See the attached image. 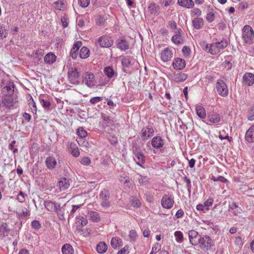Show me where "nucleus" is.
I'll list each match as a JSON object with an SVG mask.
<instances>
[{"label":"nucleus","mask_w":254,"mask_h":254,"mask_svg":"<svg viewBox=\"0 0 254 254\" xmlns=\"http://www.w3.org/2000/svg\"><path fill=\"white\" fill-rule=\"evenodd\" d=\"M197 115L201 119H204L206 117L205 109L200 105H197L195 108Z\"/></svg>","instance_id":"nucleus-31"},{"label":"nucleus","mask_w":254,"mask_h":254,"mask_svg":"<svg viewBox=\"0 0 254 254\" xmlns=\"http://www.w3.org/2000/svg\"><path fill=\"white\" fill-rule=\"evenodd\" d=\"M104 72L109 78L116 77L117 75V72L111 66L106 67L104 69Z\"/></svg>","instance_id":"nucleus-23"},{"label":"nucleus","mask_w":254,"mask_h":254,"mask_svg":"<svg viewBox=\"0 0 254 254\" xmlns=\"http://www.w3.org/2000/svg\"><path fill=\"white\" fill-rule=\"evenodd\" d=\"M151 144L155 148H160L164 145V141L160 136L154 137L152 139Z\"/></svg>","instance_id":"nucleus-17"},{"label":"nucleus","mask_w":254,"mask_h":254,"mask_svg":"<svg viewBox=\"0 0 254 254\" xmlns=\"http://www.w3.org/2000/svg\"><path fill=\"white\" fill-rule=\"evenodd\" d=\"M45 208L50 211H55L58 205L50 200H46L44 201Z\"/></svg>","instance_id":"nucleus-30"},{"label":"nucleus","mask_w":254,"mask_h":254,"mask_svg":"<svg viewBox=\"0 0 254 254\" xmlns=\"http://www.w3.org/2000/svg\"><path fill=\"white\" fill-rule=\"evenodd\" d=\"M69 180L65 178H61L57 183V187L60 189V191H63L66 190L70 186Z\"/></svg>","instance_id":"nucleus-12"},{"label":"nucleus","mask_w":254,"mask_h":254,"mask_svg":"<svg viewBox=\"0 0 254 254\" xmlns=\"http://www.w3.org/2000/svg\"><path fill=\"white\" fill-rule=\"evenodd\" d=\"M182 52L186 57L189 56L190 53V48L185 46L182 49Z\"/></svg>","instance_id":"nucleus-64"},{"label":"nucleus","mask_w":254,"mask_h":254,"mask_svg":"<svg viewBox=\"0 0 254 254\" xmlns=\"http://www.w3.org/2000/svg\"><path fill=\"white\" fill-rule=\"evenodd\" d=\"M189 236L190 243L193 245H196L199 243V240L201 237L197 232L194 230L190 231L189 232Z\"/></svg>","instance_id":"nucleus-14"},{"label":"nucleus","mask_w":254,"mask_h":254,"mask_svg":"<svg viewBox=\"0 0 254 254\" xmlns=\"http://www.w3.org/2000/svg\"><path fill=\"white\" fill-rule=\"evenodd\" d=\"M62 251L63 254H74V250L72 246L67 244L63 246Z\"/></svg>","instance_id":"nucleus-33"},{"label":"nucleus","mask_w":254,"mask_h":254,"mask_svg":"<svg viewBox=\"0 0 254 254\" xmlns=\"http://www.w3.org/2000/svg\"><path fill=\"white\" fill-rule=\"evenodd\" d=\"M81 46V43L80 42H76L73 46L70 51V56L73 59H76L77 56V52Z\"/></svg>","instance_id":"nucleus-24"},{"label":"nucleus","mask_w":254,"mask_h":254,"mask_svg":"<svg viewBox=\"0 0 254 254\" xmlns=\"http://www.w3.org/2000/svg\"><path fill=\"white\" fill-rule=\"evenodd\" d=\"M203 20L201 18L196 17L192 20V25L196 29H200L203 26Z\"/></svg>","instance_id":"nucleus-25"},{"label":"nucleus","mask_w":254,"mask_h":254,"mask_svg":"<svg viewBox=\"0 0 254 254\" xmlns=\"http://www.w3.org/2000/svg\"><path fill=\"white\" fill-rule=\"evenodd\" d=\"M7 33L5 32L4 27L2 25L0 24V38H3L6 37Z\"/></svg>","instance_id":"nucleus-57"},{"label":"nucleus","mask_w":254,"mask_h":254,"mask_svg":"<svg viewBox=\"0 0 254 254\" xmlns=\"http://www.w3.org/2000/svg\"><path fill=\"white\" fill-rule=\"evenodd\" d=\"M248 119L250 121L254 120V107H251L248 111Z\"/></svg>","instance_id":"nucleus-51"},{"label":"nucleus","mask_w":254,"mask_h":254,"mask_svg":"<svg viewBox=\"0 0 254 254\" xmlns=\"http://www.w3.org/2000/svg\"><path fill=\"white\" fill-rule=\"evenodd\" d=\"M174 35L172 37V41L176 45L181 44L184 40L183 38V31L181 29L179 28L177 31H174Z\"/></svg>","instance_id":"nucleus-13"},{"label":"nucleus","mask_w":254,"mask_h":254,"mask_svg":"<svg viewBox=\"0 0 254 254\" xmlns=\"http://www.w3.org/2000/svg\"><path fill=\"white\" fill-rule=\"evenodd\" d=\"M175 236L176 237V240L179 243H182L183 241V235L181 231L175 232Z\"/></svg>","instance_id":"nucleus-44"},{"label":"nucleus","mask_w":254,"mask_h":254,"mask_svg":"<svg viewBox=\"0 0 254 254\" xmlns=\"http://www.w3.org/2000/svg\"><path fill=\"white\" fill-rule=\"evenodd\" d=\"M17 214L20 217H27L30 215V212L25 207H22L21 212H19Z\"/></svg>","instance_id":"nucleus-50"},{"label":"nucleus","mask_w":254,"mask_h":254,"mask_svg":"<svg viewBox=\"0 0 254 254\" xmlns=\"http://www.w3.org/2000/svg\"><path fill=\"white\" fill-rule=\"evenodd\" d=\"M89 219L93 222H97L100 220V216L99 213L92 211L89 212Z\"/></svg>","instance_id":"nucleus-36"},{"label":"nucleus","mask_w":254,"mask_h":254,"mask_svg":"<svg viewBox=\"0 0 254 254\" xmlns=\"http://www.w3.org/2000/svg\"><path fill=\"white\" fill-rule=\"evenodd\" d=\"M243 82L249 86L254 83V74L252 73H246L243 76Z\"/></svg>","instance_id":"nucleus-19"},{"label":"nucleus","mask_w":254,"mask_h":254,"mask_svg":"<svg viewBox=\"0 0 254 254\" xmlns=\"http://www.w3.org/2000/svg\"><path fill=\"white\" fill-rule=\"evenodd\" d=\"M89 50L85 47H82L80 51L79 56L81 59H86L89 57Z\"/></svg>","instance_id":"nucleus-38"},{"label":"nucleus","mask_w":254,"mask_h":254,"mask_svg":"<svg viewBox=\"0 0 254 254\" xmlns=\"http://www.w3.org/2000/svg\"><path fill=\"white\" fill-rule=\"evenodd\" d=\"M242 38L246 44H251L253 43L254 32L249 25H245L242 30Z\"/></svg>","instance_id":"nucleus-3"},{"label":"nucleus","mask_w":254,"mask_h":254,"mask_svg":"<svg viewBox=\"0 0 254 254\" xmlns=\"http://www.w3.org/2000/svg\"><path fill=\"white\" fill-rule=\"evenodd\" d=\"M140 134L143 139H147L154 135V129L149 126L144 127L141 129Z\"/></svg>","instance_id":"nucleus-11"},{"label":"nucleus","mask_w":254,"mask_h":254,"mask_svg":"<svg viewBox=\"0 0 254 254\" xmlns=\"http://www.w3.org/2000/svg\"><path fill=\"white\" fill-rule=\"evenodd\" d=\"M113 39L108 35L101 36L98 39L100 46L103 48L111 47L113 44Z\"/></svg>","instance_id":"nucleus-10"},{"label":"nucleus","mask_w":254,"mask_h":254,"mask_svg":"<svg viewBox=\"0 0 254 254\" xmlns=\"http://www.w3.org/2000/svg\"><path fill=\"white\" fill-rule=\"evenodd\" d=\"M45 163L47 167L50 170L54 169L57 165V160L53 156H49L47 158Z\"/></svg>","instance_id":"nucleus-20"},{"label":"nucleus","mask_w":254,"mask_h":254,"mask_svg":"<svg viewBox=\"0 0 254 254\" xmlns=\"http://www.w3.org/2000/svg\"><path fill=\"white\" fill-rule=\"evenodd\" d=\"M102 100H103V98L102 97H95L92 98L90 100V102L91 103V104L94 105V104L101 101Z\"/></svg>","instance_id":"nucleus-59"},{"label":"nucleus","mask_w":254,"mask_h":254,"mask_svg":"<svg viewBox=\"0 0 254 254\" xmlns=\"http://www.w3.org/2000/svg\"><path fill=\"white\" fill-rule=\"evenodd\" d=\"M129 236L131 241H135L137 235L135 231L132 230L129 232Z\"/></svg>","instance_id":"nucleus-58"},{"label":"nucleus","mask_w":254,"mask_h":254,"mask_svg":"<svg viewBox=\"0 0 254 254\" xmlns=\"http://www.w3.org/2000/svg\"><path fill=\"white\" fill-rule=\"evenodd\" d=\"M110 193L108 190L104 189L100 191L99 195V199L103 207L107 208L110 206Z\"/></svg>","instance_id":"nucleus-4"},{"label":"nucleus","mask_w":254,"mask_h":254,"mask_svg":"<svg viewBox=\"0 0 254 254\" xmlns=\"http://www.w3.org/2000/svg\"><path fill=\"white\" fill-rule=\"evenodd\" d=\"M187 76L185 73L175 74L173 77V80L176 82H182L187 79Z\"/></svg>","instance_id":"nucleus-32"},{"label":"nucleus","mask_w":254,"mask_h":254,"mask_svg":"<svg viewBox=\"0 0 254 254\" xmlns=\"http://www.w3.org/2000/svg\"><path fill=\"white\" fill-rule=\"evenodd\" d=\"M29 105L30 107L31 111L33 113H36V111H37V108H36V104L34 102V101L32 98H31V101H29Z\"/></svg>","instance_id":"nucleus-53"},{"label":"nucleus","mask_w":254,"mask_h":254,"mask_svg":"<svg viewBox=\"0 0 254 254\" xmlns=\"http://www.w3.org/2000/svg\"><path fill=\"white\" fill-rule=\"evenodd\" d=\"M56 60L55 55L52 53H49L44 57L45 62L48 64H52Z\"/></svg>","instance_id":"nucleus-27"},{"label":"nucleus","mask_w":254,"mask_h":254,"mask_svg":"<svg viewBox=\"0 0 254 254\" xmlns=\"http://www.w3.org/2000/svg\"><path fill=\"white\" fill-rule=\"evenodd\" d=\"M178 3L179 5L190 8L194 6V2L192 0H178Z\"/></svg>","instance_id":"nucleus-26"},{"label":"nucleus","mask_w":254,"mask_h":254,"mask_svg":"<svg viewBox=\"0 0 254 254\" xmlns=\"http://www.w3.org/2000/svg\"><path fill=\"white\" fill-rule=\"evenodd\" d=\"M208 119L211 123L217 124L220 121L221 118L219 114L213 113L209 116Z\"/></svg>","instance_id":"nucleus-35"},{"label":"nucleus","mask_w":254,"mask_h":254,"mask_svg":"<svg viewBox=\"0 0 254 254\" xmlns=\"http://www.w3.org/2000/svg\"><path fill=\"white\" fill-rule=\"evenodd\" d=\"M131 58L130 56L124 57L122 60L123 65L125 67H127L130 64Z\"/></svg>","instance_id":"nucleus-42"},{"label":"nucleus","mask_w":254,"mask_h":254,"mask_svg":"<svg viewBox=\"0 0 254 254\" xmlns=\"http://www.w3.org/2000/svg\"><path fill=\"white\" fill-rule=\"evenodd\" d=\"M68 76L70 82L73 84L80 83V74L76 68H71L68 72Z\"/></svg>","instance_id":"nucleus-8"},{"label":"nucleus","mask_w":254,"mask_h":254,"mask_svg":"<svg viewBox=\"0 0 254 254\" xmlns=\"http://www.w3.org/2000/svg\"><path fill=\"white\" fill-rule=\"evenodd\" d=\"M174 203V198L171 195L165 194L161 199V205L162 207L166 209H170Z\"/></svg>","instance_id":"nucleus-9"},{"label":"nucleus","mask_w":254,"mask_h":254,"mask_svg":"<svg viewBox=\"0 0 254 254\" xmlns=\"http://www.w3.org/2000/svg\"><path fill=\"white\" fill-rule=\"evenodd\" d=\"M41 103L43 107L49 108L51 105V102L46 99H41Z\"/></svg>","instance_id":"nucleus-55"},{"label":"nucleus","mask_w":254,"mask_h":254,"mask_svg":"<svg viewBox=\"0 0 254 254\" xmlns=\"http://www.w3.org/2000/svg\"><path fill=\"white\" fill-rule=\"evenodd\" d=\"M213 203V199L212 198H209L206 200H205L204 202V205L205 207L209 208V206H210L212 205Z\"/></svg>","instance_id":"nucleus-61"},{"label":"nucleus","mask_w":254,"mask_h":254,"mask_svg":"<svg viewBox=\"0 0 254 254\" xmlns=\"http://www.w3.org/2000/svg\"><path fill=\"white\" fill-rule=\"evenodd\" d=\"M173 0H160V3L165 7H167L173 4Z\"/></svg>","instance_id":"nucleus-48"},{"label":"nucleus","mask_w":254,"mask_h":254,"mask_svg":"<svg viewBox=\"0 0 254 254\" xmlns=\"http://www.w3.org/2000/svg\"><path fill=\"white\" fill-rule=\"evenodd\" d=\"M245 139L249 142H254V125L251 126L246 131Z\"/></svg>","instance_id":"nucleus-18"},{"label":"nucleus","mask_w":254,"mask_h":254,"mask_svg":"<svg viewBox=\"0 0 254 254\" xmlns=\"http://www.w3.org/2000/svg\"><path fill=\"white\" fill-rule=\"evenodd\" d=\"M206 19L209 22H212L214 19V14L213 12H209L207 13Z\"/></svg>","instance_id":"nucleus-60"},{"label":"nucleus","mask_w":254,"mask_h":254,"mask_svg":"<svg viewBox=\"0 0 254 254\" xmlns=\"http://www.w3.org/2000/svg\"><path fill=\"white\" fill-rule=\"evenodd\" d=\"M82 78V82L88 87L91 88L95 85V78L92 73L87 72L83 74Z\"/></svg>","instance_id":"nucleus-6"},{"label":"nucleus","mask_w":254,"mask_h":254,"mask_svg":"<svg viewBox=\"0 0 254 254\" xmlns=\"http://www.w3.org/2000/svg\"><path fill=\"white\" fill-rule=\"evenodd\" d=\"M77 140L79 146L85 147H88V142L86 140L84 139L83 138H80L79 139Z\"/></svg>","instance_id":"nucleus-49"},{"label":"nucleus","mask_w":254,"mask_h":254,"mask_svg":"<svg viewBox=\"0 0 254 254\" xmlns=\"http://www.w3.org/2000/svg\"><path fill=\"white\" fill-rule=\"evenodd\" d=\"M131 205L134 207H139L141 205V202L136 197H133L131 201Z\"/></svg>","instance_id":"nucleus-47"},{"label":"nucleus","mask_w":254,"mask_h":254,"mask_svg":"<svg viewBox=\"0 0 254 254\" xmlns=\"http://www.w3.org/2000/svg\"><path fill=\"white\" fill-rule=\"evenodd\" d=\"M196 209L198 210H202L204 212H206V211H208L209 210V208L205 207L204 205V204H198L196 206Z\"/></svg>","instance_id":"nucleus-62"},{"label":"nucleus","mask_w":254,"mask_h":254,"mask_svg":"<svg viewBox=\"0 0 254 254\" xmlns=\"http://www.w3.org/2000/svg\"><path fill=\"white\" fill-rule=\"evenodd\" d=\"M135 156L138 160V161L136 162L137 164L142 167V164L145 163V156L143 153L137 151L135 154Z\"/></svg>","instance_id":"nucleus-29"},{"label":"nucleus","mask_w":254,"mask_h":254,"mask_svg":"<svg viewBox=\"0 0 254 254\" xmlns=\"http://www.w3.org/2000/svg\"><path fill=\"white\" fill-rule=\"evenodd\" d=\"M80 162L84 165H88L91 163V161L88 157H83L81 159Z\"/></svg>","instance_id":"nucleus-63"},{"label":"nucleus","mask_w":254,"mask_h":254,"mask_svg":"<svg viewBox=\"0 0 254 254\" xmlns=\"http://www.w3.org/2000/svg\"><path fill=\"white\" fill-rule=\"evenodd\" d=\"M161 245L158 243H156L153 245L151 253L152 254L156 253L161 250Z\"/></svg>","instance_id":"nucleus-54"},{"label":"nucleus","mask_w":254,"mask_h":254,"mask_svg":"<svg viewBox=\"0 0 254 254\" xmlns=\"http://www.w3.org/2000/svg\"><path fill=\"white\" fill-rule=\"evenodd\" d=\"M102 118L105 122V123L108 126L111 125L114 122L113 120L111 117L108 116L106 114H102Z\"/></svg>","instance_id":"nucleus-40"},{"label":"nucleus","mask_w":254,"mask_h":254,"mask_svg":"<svg viewBox=\"0 0 254 254\" xmlns=\"http://www.w3.org/2000/svg\"><path fill=\"white\" fill-rule=\"evenodd\" d=\"M8 229L7 228V225L5 223H3L0 226V237H4L8 233Z\"/></svg>","instance_id":"nucleus-41"},{"label":"nucleus","mask_w":254,"mask_h":254,"mask_svg":"<svg viewBox=\"0 0 254 254\" xmlns=\"http://www.w3.org/2000/svg\"><path fill=\"white\" fill-rule=\"evenodd\" d=\"M218 94L223 97H226L228 94V89L226 83L222 80L219 79L217 81L216 85Z\"/></svg>","instance_id":"nucleus-7"},{"label":"nucleus","mask_w":254,"mask_h":254,"mask_svg":"<svg viewBox=\"0 0 254 254\" xmlns=\"http://www.w3.org/2000/svg\"><path fill=\"white\" fill-rule=\"evenodd\" d=\"M90 0H78V4L82 7H86L90 3Z\"/></svg>","instance_id":"nucleus-56"},{"label":"nucleus","mask_w":254,"mask_h":254,"mask_svg":"<svg viewBox=\"0 0 254 254\" xmlns=\"http://www.w3.org/2000/svg\"><path fill=\"white\" fill-rule=\"evenodd\" d=\"M55 7L60 10H62L64 9V2H62L61 0H58L57 1H56L54 2Z\"/></svg>","instance_id":"nucleus-46"},{"label":"nucleus","mask_w":254,"mask_h":254,"mask_svg":"<svg viewBox=\"0 0 254 254\" xmlns=\"http://www.w3.org/2000/svg\"><path fill=\"white\" fill-rule=\"evenodd\" d=\"M227 46V41L225 40H223L220 42L213 43L211 44H206L205 50L212 55H216L226 48Z\"/></svg>","instance_id":"nucleus-2"},{"label":"nucleus","mask_w":254,"mask_h":254,"mask_svg":"<svg viewBox=\"0 0 254 254\" xmlns=\"http://www.w3.org/2000/svg\"><path fill=\"white\" fill-rule=\"evenodd\" d=\"M148 8L152 14L157 15L158 14L159 6L156 5L155 3H151L149 5Z\"/></svg>","instance_id":"nucleus-34"},{"label":"nucleus","mask_w":254,"mask_h":254,"mask_svg":"<svg viewBox=\"0 0 254 254\" xmlns=\"http://www.w3.org/2000/svg\"><path fill=\"white\" fill-rule=\"evenodd\" d=\"M198 244H199V247L203 250H207L213 245L212 239L207 236H201Z\"/></svg>","instance_id":"nucleus-5"},{"label":"nucleus","mask_w":254,"mask_h":254,"mask_svg":"<svg viewBox=\"0 0 254 254\" xmlns=\"http://www.w3.org/2000/svg\"><path fill=\"white\" fill-rule=\"evenodd\" d=\"M173 66L175 69L182 70L185 67L186 62L182 59L177 58L173 63Z\"/></svg>","instance_id":"nucleus-16"},{"label":"nucleus","mask_w":254,"mask_h":254,"mask_svg":"<svg viewBox=\"0 0 254 254\" xmlns=\"http://www.w3.org/2000/svg\"><path fill=\"white\" fill-rule=\"evenodd\" d=\"M25 196L26 195H25L22 191H20L17 196V200L21 203L23 202L25 200Z\"/></svg>","instance_id":"nucleus-52"},{"label":"nucleus","mask_w":254,"mask_h":254,"mask_svg":"<svg viewBox=\"0 0 254 254\" xmlns=\"http://www.w3.org/2000/svg\"><path fill=\"white\" fill-rule=\"evenodd\" d=\"M96 250L98 253L103 254L107 250V246L104 242H100L97 245Z\"/></svg>","instance_id":"nucleus-37"},{"label":"nucleus","mask_w":254,"mask_h":254,"mask_svg":"<svg viewBox=\"0 0 254 254\" xmlns=\"http://www.w3.org/2000/svg\"><path fill=\"white\" fill-rule=\"evenodd\" d=\"M117 46L120 50L126 51L129 48V44L126 40L120 39L117 41Z\"/></svg>","instance_id":"nucleus-22"},{"label":"nucleus","mask_w":254,"mask_h":254,"mask_svg":"<svg viewBox=\"0 0 254 254\" xmlns=\"http://www.w3.org/2000/svg\"><path fill=\"white\" fill-rule=\"evenodd\" d=\"M14 85L13 83L8 84L2 89L3 95L2 103L6 108H10L17 102L16 95L14 94Z\"/></svg>","instance_id":"nucleus-1"},{"label":"nucleus","mask_w":254,"mask_h":254,"mask_svg":"<svg viewBox=\"0 0 254 254\" xmlns=\"http://www.w3.org/2000/svg\"><path fill=\"white\" fill-rule=\"evenodd\" d=\"M76 133L80 138H84L87 135V131L82 127H80L77 129Z\"/></svg>","instance_id":"nucleus-43"},{"label":"nucleus","mask_w":254,"mask_h":254,"mask_svg":"<svg viewBox=\"0 0 254 254\" xmlns=\"http://www.w3.org/2000/svg\"><path fill=\"white\" fill-rule=\"evenodd\" d=\"M173 57L172 52L166 48L162 51L161 53V59L164 62H167L170 61Z\"/></svg>","instance_id":"nucleus-15"},{"label":"nucleus","mask_w":254,"mask_h":254,"mask_svg":"<svg viewBox=\"0 0 254 254\" xmlns=\"http://www.w3.org/2000/svg\"><path fill=\"white\" fill-rule=\"evenodd\" d=\"M58 216V217L61 220H64L65 209L64 206H61L60 204L58 205L55 211Z\"/></svg>","instance_id":"nucleus-28"},{"label":"nucleus","mask_w":254,"mask_h":254,"mask_svg":"<svg viewBox=\"0 0 254 254\" xmlns=\"http://www.w3.org/2000/svg\"><path fill=\"white\" fill-rule=\"evenodd\" d=\"M122 242L121 239L119 237H114L111 240V246L112 247L115 249L118 247H119L121 243Z\"/></svg>","instance_id":"nucleus-39"},{"label":"nucleus","mask_w":254,"mask_h":254,"mask_svg":"<svg viewBox=\"0 0 254 254\" xmlns=\"http://www.w3.org/2000/svg\"><path fill=\"white\" fill-rule=\"evenodd\" d=\"M201 14V10L197 8H194L191 10L190 15L192 17H198Z\"/></svg>","instance_id":"nucleus-45"},{"label":"nucleus","mask_w":254,"mask_h":254,"mask_svg":"<svg viewBox=\"0 0 254 254\" xmlns=\"http://www.w3.org/2000/svg\"><path fill=\"white\" fill-rule=\"evenodd\" d=\"M69 152L74 157H77L80 155V152L76 144L71 143L68 148Z\"/></svg>","instance_id":"nucleus-21"}]
</instances>
